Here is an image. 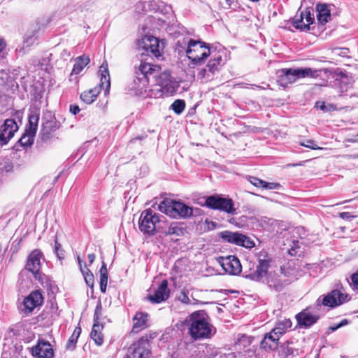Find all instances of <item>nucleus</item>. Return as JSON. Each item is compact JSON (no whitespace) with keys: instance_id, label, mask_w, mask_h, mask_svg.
Masks as SVG:
<instances>
[{"instance_id":"nucleus-1","label":"nucleus","mask_w":358,"mask_h":358,"mask_svg":"<svg viewBox=\"0 0 358 358\" xmlns=\"http://www.w3.org/2000/svg\"><path fill=\"white\" fill-rule=\"evenodd\" d=\"M134 69L135 78L130 88L137 95L146 92L151 77L153 78L159 77L158 85L162 87H167L172 81L173 78L169 71H165L159 75V66L150 63L141 61L138 65H135Z\"/></svg>"},{"instance_id":"nucleus-2","label":"nucleus","mask_w":358,"mask_h":358,"mask_svg":"<svg viewBox=\"0 0 358 358\" xmlns=\"http://www.w3.org/2000/svg\"><path fill=\"white\" fill-rule=\"evenodd\" d=\"M189 334L194 340L208 339L213 337L216 329L209 322V316L204 310L193 312L187 319Z\"/></svg>"},{"instance_id":"nucleus-3","label":"nucleus","mask_w":358,"mask_h":358,"mask_svg":"<svg viewBox=\"0 0 358 358\" xmlns=\"http://www.w3.org/2000/svg\"><path fill=\"white\" fill-rule=\"evenodd\" d=\"M299 271L292 262H288L280 266L278 271L269 272L265 278V282L271 291L282 292L286 287L298 279Z\"/></svg>"},{"instance_id":"nucleus-4","label":"nucleus","mask_w":358,"mask_h":358,"mask_svg":"<svg viewBox=\"0 0 358 358\" xmlns=\"http://www.w3.org/2000/svg\"><path fill=\"white\" fill-rule=\"evenodd\" d=\"M177 45L182 48H185V46L187 45L186 55L194 65L202 64L211 54V50L213 48L209 44L194 39H188L187 41L184 39L182 43L178 41Z\"/></svg>"},{"instance_id":"nucleus-5","label":"nucleus","mask_w":358,"mask_h":358,"mask_svg":"<svg viewBox=\"0 0 358 358\" xmlns=\"http://www.w3.org/2000/svg\"><path fill=\"white\" fill-rule=\"evenodd\" d=\"M165 223V217L159 215L152 209L148 208L143 210L140 216L138 227L141 232L150 236L159 232Z\"/></svg>"},{"instance_id":"nucleus-6","label":"nucleus","mask_w":358,"mask_h":358,"mask_svg":"<svg viewBox=\"0 0 358 358\" xmlns=\"http://www.w3.org/2000/svg\"><path fill=\"white\" fill-rule=\"evenodd\" d=\"M278 83L279 85L287 87L295 83L298 79L306 77L315 78L318 76V71L311 68L304 69H282L278 70Z\"/></svg>"},{"instance_id":"nucleus-7","label":"nucleus","mask_w":358,"mask_h":358,"mask_svg":"<svg viewBox=\"0 0 358 358\" xmlns=\"http://www.w3.org/2000/svg\"><path fill=\"white\" fill-rule=\"evenodd\" d=\"M39 116L40 114L37 110L31 112L29 115L28 124L26 127L25 132L19 139L17 143L13 146L14 150H19V145L27 149L33 145L38 129Z\"/></svg>"},{"instance_id":"nucleus-8","label":"nucleus","mask_w":358,"mask_h":358,"mask_svg":"<svg viewBox=\"0 0 358 358\" xmlns=\"http://www.w3.org/2000/svg\"><path fill=\"white\" fill-rule=\"evenodd\" d=\"M224 52L223 50H216V49L213 48L211 54L209 55L210 57V60L206 67L199 71L198 76L205 79L206 81L212 80L215 74L220 71L224 64Z\"/></svg>"},{"instance_id":"nucleus-9","label":"nucleus","mask_w":358,"mask_h":358,"mask_svg":"<svg viewBox=\"0 0 358 358\" xmlns=\"http://www.w3.org/2000/svg\"><path fill=\"white\" fill-rule=\"evenodd\" d=\"M159 210L173 217H189L192 215V208L184 203L173 200H164L159 205Z\"/></svg>"},{"instance_id":"nucleus-10","label":"nucleus","mask_w":358,"mask_h":358,"mask_svg":"<svg viewBox=\"0 0 358 358\" xmlns=\"http://www.w3.org/2000/svg\"><path fill=\"white\" fill-rule=\"evenodd\" d=\"M271 259L265 251L259 253L258 265L256 269L245 275V278L254 281L265 282V278L268 273V269L270 267Z\"/></svg>"},{"instance_id":"nucleus-11","label":"nucleus","mask_w":358,"mask_h":358,"mask_svg":"<svg viewBox=\"0 0 358 358\" xmlns=\"http://www.w3.org/2000/svg\"><path fill=\"white\" fill-rule=\"evenodd\" d=\"M124 358H152L148 339L144 337L138 339L129 348Z\"/></svg>"},{"instance_id":"nucleus-12","label":"nucleus","mask_w":358,"mask_h":358,"mask_svg":"<svg viewBox=\"0 0 358 358\" xmlns=\"http://www.w3.org/2000/svg\"><path fill=\"white\" fill-rule=\"evenodd\" d=\"M350 296L347 294L343 287L336 288L324 296L321 303L324 306L334 308L350 300ZM318 305L320 304V299L317 301Z\"/></svg>"},{"instance_id":"nucleus-13","label":"nucleus","mask_w":358,"mask_h":358,"mask_svg":"<svg viewBox=\"0 0 358 358\" xmlns=\"http://www.w3.org/2000/svg\"><path fill=\"white\" fill-rule=\"evenodd\" d=\"M205 205L211 209L220 210L229 214H234L236 208L231 199L223 198L219 196H210L206 199Z\"/></svg>"},{"instance_id":"nucleus-14","label":"nucleus","mask_w":358,"mask_h":358,"mask_svg":"<svg viewBox=\"0 0 358 358\" xmlns=\"http://www.w3.org/2000/svg\"><path fill=\"white\" fill-rule=\"evenodd\" d=\"M42 252L38 250H34L28 256L25 268L31 272L36 280L43 283L46 276L41 271V259Z\"/></svg>"},{"instance_id":"nucleus-15","label":"nucleus","mask_w":358,"mask_h":358,"mask_svg":"<svg viewBox=\"0 0 358 358\" xmlns=\"http://www.w3.org/2000/svg\"><path fill=\"white\" fill-rule=\"evenodd\" d=\"M219 236L225 242L239 246L247 248H252L255 246V243L250 238L239 232L224 231L220 233Z\"/></svg>"},{"instance_id":"nucleus-16","label":"nucleus","mask_w":358,"mask_h":358,"mask_svg":"<svg viewBox=\"0 0 358 358\" xmlns=\"http://www.w3.org/2000/svg\"><path fill=\"white\" fill-rule=\"evenodd\" d=\"M18 130V126L14 119H6L3 124L0 127V146L8 144Z\"/></svg>"},{"instance_id":"nucleus-17","label":"nucleus","mask_w":358,"mask_h":358,"mask_svg":"<svg viewBox=\"0 0 358 358\" xmlns=\"http://www.w3.org/2000/svg\"><path fill=\"white\" fill-rule=\"evenodd\" d=\"M313 9L307 8L305 11L301 13L299 18L296 16L293 20V25L296 29L307 31L310 30V25L315 22Z\"/></svg>"},{"instance_id":"nucleus-18","label":"nucleus","mask_w":358,"mask_h":358,"mask_svg":"<svg viewBox=\"0 0 358 358\" xmlns=\"http://www.w3.org/2000/svg\"><path fill=\"white\" fill-rule=\"evenodd\" d=\"M43 297L38 290L31 292L29 296L25 297L23 301L22 312L28 315L31 313L34 309L43 304Z\"/></svg>"},{"instance_id":"nucleus-19","label":"nucleus","mask_w":358,"mask_h":358,"mask_svg":"<svg viewBox=\"0 0 358 358\" xmlns=\"http://www.w3.org/2000/svg\"><path fill=\"white\" fill-rule=\"evenodd\" d=\"M219 262L223 269L231 275H238L241 272L242 266L239 259L233 255L220 257Z\"/></svg>"},{"instance_id":"nucleus-20","label":"nucleus","mask_w":358,"mask_h":358,"mask_svg":"<svg viewBox=\"0 0 358 358\" xmlns=\"http://www.w3.org/2000/svg\"><path fill=\"white\" fill-rule=\"evenodd\" d=\"M31 350V355L37 358H53L54 357V351L50 343L42 339H39Z\"/></svg>"},{"instance_id":"nucleus-21","label":"nucleus","mask_w":358,"mask_h":358,"mask_svg":"<svg viewBox=\"0 0 358 358\" xmlns=\"http://www.w3.org/2000/svg\"><path fill=\"white\" fill-rule=\"evenodd\" d=\"M170 290L168 288L167 280H163L154 294H149L147 299L152 303H160L169 297Z\"/></svg>"},{"instance_id":"nucleus-22","label":"nucleus","mask_w":358,"mask_h":358,"mask_svg":"<svg viewBox=\"0 0 358 358\" xmlns=\"http://www.w3.org/2000/svg\"><path fill=\"white\" fill-rule=\"evenodd\" d=\"M279 338L271 331L265 334L260 346L265 351H273L278 348Z\"/></svg>"},{"instance_id":"nucleus-23","label":"nucleus","mask_w":358,"mask_h":358,"mask_svg":"<svg viewBox=\"0 0 358 358\" xmlns=\"http://www.w3.org/2000/svg\"><path fill=\"white\" fill-rule=\"evenodd\" d=\"M280 352L286 358L299 355V344L293 341H288L280 346Z\"/></svg>"},{"instance_id":"nucleus-24","label":"nucleus","mask_w":358,"mask_h":358,"mask_svg":"<svg viewBox=\"0 0 358 358\" xmlns=\"http://www.w3.org/2000/svg\"><path fill=\"white\" fill-rule=\"evenodd\" d=\"M296 318L300 326L309 327L315 324L319 317L317 315H312L306 309L297 314Z\"/></svg>"},{"instance_id":"nucleus-25","label":"nucleus","mask_w":358,"mask_h":358,"mask_svg":"<svg viewBox=\"0 0 358 358\" xmlns=\"http://www.w3.org/2000/svg\"><path fill=\"white\" fill-rule=\"evenodd\" d=\"M57 128V123L54 120H48L43 122L40 131V136L42 141L45 142L49 141L52 137V134Z\"/></svg>"},{"instance_id":"nucleus-26","label":"nucleus","mask_w":358,"mask_h":358,"mask_svg":"<svg viewBox=\"0 0 358 358\" xmlns=\"http://www.w3.org/2000/svg\"><path fill=\"white\" fill-rule=\"evenodd\" d=\"M162 46L163 45L160 44L158 38L150 36L146 38L144 48L147 51H150L154 56L157 57L161 55L160 52Z\"/></svg>"},{"instance_id":"nucleus-27","label":"nucleus","mask_w":358,"mask_h":358,"mask_svg":"<svg viewBox=\"0 0 358 358\" xmlns=\"http://www.w3.org/2000/svg\"><path fill=\"white\" fill-rule=\"evenodd\" d=\"M148 317V314L146 313H136L133 318L132 331L134 332H138L139 331L145 329L147 327Z\"/></svg>"},{"instance_id":"nucleus-28","label":"nucleus","mask_w":358,"mask_h":358,"mask_svg":"<svg viewBox=\"0 0 358 358\" xmlns=\"http://www.w3.org/2000/svg\"><path fill=\"white\" fill-rule=\"evenodd\" d=\"M99 72H101V78H100V84L99 89L105 88L106 92H108L110 81V76L109 71L108 69V64L106 62H104L101 66H100Z\"/></svg>"},{"instance_id":"nucleus-29","label":"nucleus","mask_w":358,"mask_h":358,"mask_svg":"<svg viewBox=\"0 0 358 358\" xmlns=\"http://www.w3.org/2000/svg\"><path fill=\"white\" fill-rule=\"evenodd\" d=\"M317 18L321 24H325L331 17L330 10L325 3H318L316 6Z\"/></svg>"},{"instance_id":"nucleus-30","label":"nucleus","mask_w":358,"mask_h":358,"mask_svg":"<svg viewBox=\"0 0 358 358\" xmlns=\"http://www.w3.org/2000/svg\"><path fill=\"white\" fill-rule=\"evenodd\" d=\"M185 229L180 227V224L178 222H172L171 224L166 229L163 227V228L159 231L163 234L164 236H180L184 234Z\"/></svg>"},{"instance_id":"nucleus-31","label":"nucleus","mask_w":358,"mask_h":358,"mask_svg":"<svg viewBox=\"0 0 358 358\" xmlns=\"http://www.w3.org/2000/svg\"><path fill=\"white\" fill-rule=\"evenodd\" d=\"M103 328V326L102 324L94 323L91 331V338L98 346L101 345L103 343V336L101 333Z\"/></svg>"},{"instance_id":"nucleus-32","label":"nucleus","mask_w":358,"mask_h":358,"mask_svg":"<svg viewBox=\"0 0 358 358\" xmlns=\"http://www.w3.org/2000/svg\"><path fill=\"white\" fill-rule=\"evenodd\" d=\"M100 92V89L98 87H94L93 89H90L87 91L83 92L80 94V99L87 104H90L94 101L97 95Z\"/></svg>"},{"instance_id":"nucleus-33","label":"nucleus","mask_w":358,"mask_h":358,"mask_svg":"<svg viewBox=\"0 0 358 358\" xmlns=\"http://www.w3.org/2000/svg\"><path fill=\"white\" fill-rule=\"evenodd\" d=\"M90 61V60L88 56L82 55L78 57L73 65L71 75H77L83 71V68L89 64Z\"/></svg>"},{"instance_id":"nucleus-34","label":"nucleus","mask_w":358,"mask_h":358,"mask_svg":"<svg viewBox=\"0 0 358 358\" xmlns=\"http://www.w3.org/2000/svg\"><path fill=\"white\" fill-rule=\"evenodd\" d=\"M100 273V290L102 293H106L107 284H108V270L106 267V264L103 261L101 268L99 270Z\"/></svg>"},{"instance_id":"nucleus-35","label":"nucleus","mask_w":358,"mask_h":358,"mask_svg":"<svg viewBox=\"0 0 358 358\" xmlns=\"http://www.w3.org/2000/svg\"><path fill=\"white\" fill-rule=\"evenodd\" d=\"M78 261L80 265V271L82 272V274L84 277L85 283L88 287L92 288L94 287V275L92 272L89 268H87L86 265L85 266L84 268L82 266L81 261L79 257H78Z\"/></svg>"},{"instance_id":"nucleus-36","label":"nucleus","mask_w":358,"mask_h":358,"mask_svg":"<svg viewBox=\"0 0 358 358\" xmlns=\"http://www.w3.org/2000/svg\"><path fill=\"white\" fill-rule=\"evenodd\" d=\"M81 333V328L80 327H76L74 329V331L73 332L71 336L68 340L66 345V349L69 350H73L76 348V344L77 343L78 338Z\"/></svg>"},{"instance_id":"nucleus-37","label":"nucleus","mask_w":358,"mask_h":358,"mask_svg":"<svg viewBox=\"0 0 358 358\" xmlns=\"http://www.w3.org/2000/svg\"><path fill=\"white\" fill-rule=\"evenodd\" d=\"M171 108L175 113L180 115L185 108V102L182 99H177L171 104Z\"/></svg>"},{"instance_id":"nucleus-38","label":"nucleus","mask_w":358,"mask_h":358,"mask_svg":"<svg viewBox=\"0 0 358 358\" xmlns=\"http://www.w3.org/2000/svg\"><path fill=\"white\" fill-rule=\"evenodd\" d=\"M21 328L22 325L19 324L10 327L7 331V336L12 338L20 336Z\"/></svg>"},{"instance_id":"nucleus-39","label":"nucleus","mask_w":358,"mask_h":358,"mask_svg":"<svg viewBox=\"0 0 358 358\" xmlns=\"http://www.w3.org/2000/svg\"><path fill=\"white\" fill-rule=\"evenodd\" d=\"M55 252L59 259L64 258V250L62 248V245L57 241V238L55 240Z\"/></svg>"},{"instance_id":"nucleus-40","label":"nucleus","mask_w":358,"mask_h":358,"mask_svg":"<svg viewBox=\"0 0 358 358\" xmlns=\"http://www.w3.org/2000/svg\"><path fill=\"white\" fill-rule=\"evenodd\" d=\"M35 34L36 31H34L31 34H27L25 35L24 43L26 44L27 47L33 45L36 42V37Z\"/></svg>"},{"instance_id":"nucleus-41","label":"nucleus","mask_w":358,"mask_h":358,"mask_svg":"<svg viewBox=\"0 0 358 358\" xmlns=\"http://www.w3.org/2000/svg\"><path fill=\"white\" fill-rule=\"evenodd\" d=\"M300 145H302V146H304L306 148H310L312 150L321 149L320 147H318L315 143V141L313 140H311V139H308V140H306V141H305L303 142H301Z\"/></svg>"},{"instance_id":"nucleus-42","label":"nucleus","mask_w":358,"mask_h":358,"mask_svg":"<svg viewBox=\"0 0 358 358\" xmlns=\"http://www.w3.org/2000/svg\"><path fill=\"white\" fill-rule=\"evenodd\" d=\"M101 311H102V306H101V303L99 302L95 308V311H94V323L99 324V320H100V317L101 315Z\"/></svg>"},{"instance_id":"nucleus-43","label":"nucleus","mask_w":358,"mask_h":358,"mask_svg":"<svg viewBox=\"0 0 358 358\" xmlns=\"http://www.w3.org/2000/svg\"><path fill=\"white\" fill-rule=\"evenodd\" d=\"M271 331L280 338L286 332V330L278 323Z\"/></svg>"},{"instance_id":"nucleus-44","label":"nucleus","mask_w":358,"mask_h":358,"mask_svg":"<svg viewBox=\"0 0 358 358\" xmlns=\"http://www.w3.org/2000/svg\"><path fill=\"white\" fill-rule=\"evenodd\" d=\"M249 181L254 186H255L257 187H262L263 188L264 180H261L256 177L250 176Z\"/></svg>"},{"instance_id":"nucleus-45","label":"nucleus","mask_w":358,"mask_h":358,"mask_svg":"<svg viewBox=\"0 0 358 358\" xmlns=\"http://www.w3.org/2000/svg\"><path fill=\"white\" fill-rule=\"evenodd\" d=\"M280 187L281 185L280 183L268 182L264 181L263 188L266 189H278Z\"/></svg>"},{"instance_id":"nucleus-46","label":"nucleus","mask_w":358,"mask_h":358,"mask_svg":"<svg viewBox=\"0 0 358 358\" xmlns=\"http://www.w3.org/2000/svg\"><path fill=\"white\" fill-rule=\"evenodd\" d=\"M352 289L358 290V270L357 272L352 274L351 276Z\"/></svg>"},{"instance_id":"nucleus-47","label":"nucleus","mask_w":358,"mask_h":358,"mask_svg":"<svg viewBox=\"0 0 358 358\" xmlns=\"http://www.w3.org/2000/svg\"><path fill=\"white\" fill-rule=\"evenodd\" d=\"M340 218L343 220H352L353 218L356 217L355 215H352L349 212H342L338 214Z\"/></svg>"},{"instance_id":"nucleus-48","label":"nucleus","mask_w":358,"mask_h":358,"mask_svg":"<svg viewBox=\"0 0 358 358\" xmlns=\"http://www.w3.org/2000/svg\"><path fill=\"white\" fill-rule=\"evenodd\" d=\"M178 299L182 303H185V304H189L191 303V301L189 298V296H187V294L185 292H182L181 293V294L178 297Z\"/></svg>"},{"instance_id":"nucleus-49","label":"nucleus","mask_w":358,"mask_h":358,"mask_svg":"<svg viewBox=\"0 0 358 358\" xmlns=\"http://www.w3.org/2000/svg\"><path fill=\"white\" fill-rule=\"evenodd\" d=\"M278 324L284 327V329L287 331V329L290 328L292 327V322L289 319H285L280 322H278Z\"/></svg>"},{"instance_id":"nucleus-50","label":"nucleus","mask_w":358,"mask_h":358,"mask_svg":"<svg viewBox=\"0 0 358 358\" xmlns=\"http://www.w3.org/2000/svg\"><path fill=\"white\" fill-rule=\"evenodd\" d=\"M70 112L73 114L76 115L80 112L79 106L77 105H71L70 106Z\"/></svg>"},{"instance_id":"nucleus-51","label":"nucleus","mask_w":358,"mask_h":358,"mask_svg":"<svg viewBox=\"0 0 358 358\" xmlns=\"http://www.w3.org/2000/svg\"><path fill=\"white\" fill-rule=\"evenodd\" d=\"M316 107L319 108L320 110H322L323 111H326L327 110L324 102H317L316 103Z\"/></svg>"},{"instance_id":"nucleus-52","label":"nucleus","mask_w":358,"mask_h":358,"mask_svg":"<svg viewBox=\"0 0 358 358\" xmlns=\"http://www.w3.org/2000/svg\"><path fill=\"white\" fill-rule=\"evenodd\" d=\"M95 257L96 256L94 253H91L87 255V259L90 264H92L94 262Z\"/></svg>"},{"instance_id":"nucleus-53","label":"nucleus","mask_w":358,"mask_h":358,"mask_svg":"<svg viewBox=\"0 0 358 358\" xmlns=\"http://www.w3.org/2000/svg\"><path fill=\"white\" fill-rule=\"evenodd\" d=\"M236 355L234 353H229L221 355L219 358H235Z\"/></svg>"},{"instance_id":"nucleus-54","label":"nucleus","mask_w":358,"mask_h":358,"mask_svg":"<svg viewBox=\"0 0 358 358\" xmlns=\"http://www.w3.org/2000/svg\"><path fill=\"white\" fill-rule=\"evenodd\" d=\"M348 324V320L343 319L337 324V327L341 328V327H343V326H345V325H346Z\"/></svg>"},{"instance_id":"nucleus-55","label":"nucleus","mask_w":358,"mask_h":358,"mask_svg":"<svg viewBox=\"0 0 358 358\" xmlns=\"http://www.w3.org/2000/svg\"><path fill=\"white\" fill-rule=\"evenodd\" d=\"M6 42L3 38H0V53L3 51V50L6 48Z\"/></svg>"},{"instance_id":"nucleus-56","label":"nucleus","mask_w":358,"mask_h":358,"mask_svg":"<svg viewBox=\"0 0 358 358\" xmlns=\"http://www.w3.org/2000/svg\"><path fill=\"white\" fill-rule=\"evenodd\" d=\"M238 341H239L240 343H241V342H245V341H247V342H248V343H250V338H249V337H248V336H244V335H243V336H242L239 338Z\"/></svg>"},{"instance_id":"nucleus-57","label":"nucleus","mask_w":358,"mask_h":358,"mask_svg":"<svg viewBox=\"0 0 358 358\" xmlns=\"http://www.w3.org/2000/svg\"><path fill=\"white\" fill-rule=\"evenodd\" d=\"M345 141L348 142V143H358V138H347V139H345Z\"/></svg>"},{"instance_id":"nucleus-58","label":"nucleus","mask_w":358,"mask_h":358,"mask_svg":"<svg viewBox=\"0 0 358 358\" xmlns=\"http://www.w3.org/2000/svg\"><path fill=\"white\" fill-rule=\"evenodd\" d=\"M194 304H203V303L201 301H198L196 299H194Z\"/></svg>"},{"instance_id":"nucleus-59","label":"nucleus","mask_w":358,"mask_h":358,"mask_svg":"<svg viewBox=\"0 0 358 358\" xmlns=\"http://www.w3.org/2000/svg\"><path fill=\"white\" fill-rule=\"evenodd\" d=\"M339 327H337V325L335 326V327H331L330 329L331 331H334L336 330H337Z\"/></svg>"},{"instance_id":"nucleus-60","label":"nucleus","mask_w":358,"mask_h":358,"mask_svg":"<svg viewBox=\"0 0 358 358\" xmlns=\"http://www.w3.org/2000/svg\"><path fill=\"white\" fill-rule=\"evenodd\" d=\"M351 158H352V159H356V158H358V155H353V156H351Z\"/></svg>"},{"instance_id":"nucleus-61","label":"nucleus","mask_w":358,"mask_h":358,"mask_svg":"<svg viewBox=\"0 0 358 358\" xmlns=\"http://www.w3.org/2000/svg\"><path fill=\"white\" fill-rule=\"evenodd\" d=\"M348 83L345 84V90H346L348 89Z\"/></svg>"},{"instance_id":"nucleus-62","label":"nucleus","mask_w":358,"mask_h":358,"mask_svg":"<svg viewBox=\"0 0 358 358\" xmlns=\"http://www.w3.org/2000/svg\"><path fill=\"white\" fill-rule=\"evenodd\" d=\"M350 200L344 201L343 203L349 202Z\"/></svg>"},{"instance_id":"nucleus-63","label":"nucleus","mask_w":358,"mask_h":358,"mask_svg":"<svg viewBox=\"0 0 358 358\" xmlns=\"http://www.w3.org/2000/svg\"><path fill=\"white\" fill-rule=\"evenodd\" d=\"M357 136H358V134H357Z\"/></svg>"}]
</instances>
